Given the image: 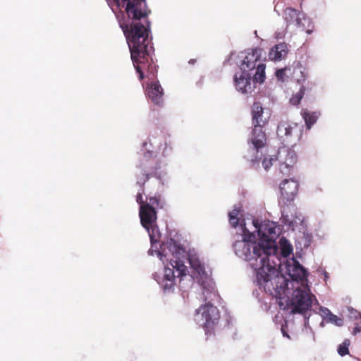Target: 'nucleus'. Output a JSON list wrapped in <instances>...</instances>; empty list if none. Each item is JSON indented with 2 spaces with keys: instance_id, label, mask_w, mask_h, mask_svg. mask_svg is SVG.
<instances>
[{
  "instance_id": "obj_17",
  "label": "nucleus",
  "mask_w": 361,
  "mask_h": 361,
  "mask_svg": "<svg viewBox=\"0 0 361 361\" xmlns=\"http://www.w3.org/2000/svg\"><path fill=\"white\" fill-rule=\"evenodd\" d=\"M251 74L250 73L240 72L236 73L234 75L235 86L238 91L242 93H247L252 90Z\"/></svg>"
},
{
  "instance_id": "obj_35",
  "label": "nucleus",
  "mask_w": 361,
  "mask_h": 361,
  "mask_svg": "<svg viewBox=\"0 0 361 361\" xmlns=\"http://www.w3.org/2000/svg\"><path fill=\"white\" fill-rule=\"evenodd\" d=\"M300 73L302 74V78L301 79H298V82H300L301 81H305V75H304V73L302 71H300Z\"/></svg>"
},
{
  "instance_id": "obj_37",
  "label": "nucleus",
  "mask_w": 361,
  "mask_h": 361,
  "mask_svg": "<svg viewBox=\"0 0 361 361\" xmlns=\"http://www.w3.org/2000/svg\"><path fill=\"white\" fill-rule=\"evenodd\" d=\"M282 331H283V336H286L287 337H289L288 335L283 331V329H282Z\"/></svg>"
},
{
  "instance_id": "obj_13",
  "label": "nucleus",
  "mask_w": 361,
  "mask_h": 361,
  "mask_svg": "<svg viewBox=\"0 0 361 361\" xmlns=\"http://www.w3.org/2000/svg\"><path fill=\"white\" fill-rule=\"evenodd\" d=\"M258 232L262 238L259 243L263 244L265 246L268 242H270V243H271V246H272L274 249L273 251H271V254H274L276 249L274 239L278 235L276 226L274 223L270 222L262 224L259 228Z\"/></svg>"
},
{
  "instance_id": "obj_15",
  "label": "nucleus",
  "mask_w": 361,
  "mask_h": 361,
  "mask_svg": "<svg viewBox=\"0 0 361 361\" xmlns=\"http://www.w3.org/2000/svg\"><path fill=\"white\" fill-rule=\"evenodd\" d=\"M288 275L295 281H300L301 286L307 285V271L298 261L294 260L293 264H288L287 267Z\"/></svg>"
},
{
  "instance_id": "obj_24",
  "label": "nucleus",
  "mask_w": 361,
  "mask_h": 361,
  "mask_svg": "<svg viewBox=\"0 0 361 361\" xmlns=\"http://www.w3.org/2000/svg\"><path fill=\"white\" fill-rule=\"evenodd\" d=\"M265 68L266 66L264 63H259L256 66V72L254 75V80L256 82L262 83L265 80Z\"/></svg>"
},
{
  "instance_id": "obj_30",
  "label": "nucleus",
  "mask_w": 361,
  "mask_h": 361,
  "mask_svg": "<svg viewBox=\"0 0 361 361\" xmlns=\"http://www.w3.org/2000/svg\"><path fill=\"white\" fill-rule=\"evenodd\" d=\"M305 93V87L302 86L298 93H296L291 99L290 102L297 105L300 103L301 99L303 97Z\"/></svg>"
},
{
  "instance_id": "obj_11",
  "label": "nucleus",
  "mask_w": 361,
  "mask_h": 361,
  "mask_svg": "<svg viewBox=\"0 0 361 361\" xmlns=\"http://www.w3.org/2000/svg\"><path fill=\"white\" fill-rule=\"evenodd\" d=\"M118 6L126 5L128 17L133 20H140L146 17L147 13L142 11V1L145 0H114Z\"/></svg>"
},
{
  "instance_id": "obj_31",
  "label": "nucleus",
  "mask_w": 361,
  "mask_h": 361,
  "mask_svg": "<svg viewBox=\"0 0 361 361\" xmlns=\"http://www.w3.org/2000/svg\"><path fill=\"white\" fill-rule=\"evenodd\" d=\"M273 165L272 158H264L262 161V166L266 171H268Z\"/></svg>"
},
{
  "instance_id": "obj_8",
  "label": "nucleus",
  "mask_w": 361,
  "mask_h": 361,
  "mask_svg": "<svg viewBox=\"0 0 361 361\" xmlns=\"http://www.w3.org/2000/svg\"><path fill=\"white\" fill-rule=\"evenodd\" d=\"M302 125L297 123L281 121L277 127V135L284 141L295 142L302 137Z\"/></svg>"
},
{
  "instance_id": "obj_10",
  "label": "nucleus",
  "mask_w": 361,
  "mask_h": 361,
  "mask_svg": "<svg viewBox=\"0 0 361 361\" xmlns=\"http://www.w3.org/2000/svg\"><path fill=\"white\" fill-rule=\"evenodd\" d=\"M271 268L273 269V271H269L267 269L266 272L270 273V279L268 281H264L263 279H260L258 277L257 280L260 285H267V283L271 282L273 289L275 290L276 293L279 295L284 294L286 290L288 288V281L286 279L280 275L278 270L270 264ZM272 271V269L271 270Z\"/></svg>"
},
{
  "instance_id": "obj_34",
  "label": "nucleus",
  "mask_w": 361,
  "mask_h": 361,
  "mask_svg": "<svg viewBox=\"0 0 361 361\" xmlns=\"http://www.w3.org/2000/svg\"><path fill=\"white\" fill-rule=\"evenodd\" d=\"M360 331H361V327H360V326H355V327L353 329V334H357V333H359V332H360Z\"/></svg>"
},
{
  "instance_id": "obj_6",
  "label": "nucleus",
  "mask_w": 361,
  "mask_h": 361,
  "mask_svg": "<svg viewBox=\"0 0 361 361\" xmlns=\"http://www.w3.org/2000/svg\"><path fill=\"white\" fill-rule=\"evenodd\" d=\"M314 299L315 296L310 293L308 285L296 288L291 299L292 312L305 314L312 307Z\"/></svg>"
},
{
  "instance_id": "obj_27",
  "label": "nucleus",
  "mask_w": 361,
  "mask_h": 361,
  "mask_svg": "<svg viewBox=\"0 0 361 361\" xmlns=\"http://www.w3.org/2000/svg\"><path fill=\"white\" fill-rule=\"evenodd\" d=\"M350 344L349 339H345L344 341L340 344L338 347V353L341 356H345L349 354L348 347Z\"/></svg>"
},
{
  "instance_id": "obj_25",
  "label": "nucleus",
  "mask_w": 361,
  "mask_h": 361,
  "mask_svg": "<svg viewBox=\"0 0 361 361\" xmlns=\"http://www.w3.org/2000/svg\"><path fill=\"white\" fill-rule=\"evenodd\" d=\"M280 245L281 255L285 257H288L293 252V247L290 243L286 238H282L280 239Z\"/></svg>"
},
{
  "instance_id": "obj_29",
  "label": "nucleus",
  "mask_w": 361,
  "mask_h": 361,
  "mask_svg": "<svg viewBox=\"0 0 361 361\" xmlns=\"http://www.w3.org/2000/svg\"><path fill=\"white\" fill-rule=\"evenodd\" d=\"M175 285V281L169 279H163L161 286L165 293L171 292Z\"/></svg>"
},
{
  "instance_id": "obj_9",
  "label": "nucleus",
  "mask_w": 361,
  "mask_h": 361,
  "mask_svg": "<svg viewBox=\"0 0 361 361\" xmlns=\"http://www.w3.org/2000/svg\"><path fill=\"white\" fill-rule=\"evenodd\" d=\"M297 154L286 147H281L278 152L280 172L285 176H289L293 171L297 162Z\"/></svg>"
},
{
  "instance_id": "obj_12",
  "label": "nucleus",
  "mask_w": 361,
  "mask_h": 361,
  "mask_svg": "<svg viewBox=\"0 0 361 361\" xmlns=\"http://www.w3.org/2000/svg\"><path fill=\"white\" fill-rule=\"evenodd\" d=\"M261 52V49L255 48L248 49L243 53V59L239 65L240 71L249 73L254 70L257 66V62L260 59Z\"/></svg>"
},
{
  "instance_id": "obj_32",
  "label": "nucleus",
  "mask_w": 361,
  "mask_h": 361,
  "mask_svg": "<svg viewBox=\"0 0 361 361\" xmlns=\"http://www.w3.org/2000/svg\"><path fill=\"white\" fill-rule=\"evenodd\" d=\"M143 192H144V190H142V192H138L137 195H136V202L140 204V207H142V205L145 204L147 202L148 199H149V197H147L146 201L143 200V197H142Z\"/></svg>"
},
{
  "instance_id": "obj_21",
  "label": "nucleus",
  "mask_w": 361,
  "mask_h": 361,
  "mask_svg": "<svg viewBox=\"0 0 361 361\" xmlns=\"http://www.w3.org/2000/svg\"><path fill=\"white\" fill-rule=\"evenodd\" d=\"M288 54V47L285 43H280L273 47L269 51V59L274 61H281Z\"/></svg>"
},
{
  "instance_id": "obj_18",
  "label": "nucleus",
  "mask_w": 361,
  "mask_h": 361,
  "mask_svg": "<svg viewBox=\"0 0 361 361\" xmlns=\"http://www.w3.org/2000/svg\"><path fill=\"white\" fill-rule=\"evenodd\" d=\"M149 99L156 105L163 104L164 90L159 82H153L147 90Z\"/></svg>"
},
{
  "instance_id": "obj_26",
  "label": "nucleus",
  "mask_w": 361,
  "mask_h": 361,
  "mask_svg": "<svg viewBox=\"0 0 361 361\" xmlns=\"http://www.w3.org/2000/svg\"><path fill=\"white\" fill-rule=\"evenodd\" d=\"M323 312L326 314L327 319L329 322L335 324L338 326H341L343 324V320L341 318L338 317L336 315L332 314L331 311L327 308L323 310Z\"/></svg>"
},
{
  "instance_id": "obj_33",
  "label": "nucleus",
  "mask_w": 361,
  "mask_h": 361,
  "mask_svg": "<svg viewBox=\"0 0 361 361\" xmlns=\"http://www.w3.org/2000/svg\"><path fill=\"white\" fill-rule=\"evenodd\" d=\"M285 75H286V69L285 68L279 69L276 72V78L281 81H283Z\"/></svg>"
},
{
  "instance_id": "obj_22",
  "label": "nucleus",
  "mask_w": 361,
  "mask_h": 361,
  "mask_svg": "<svg viewBox=\"0 0 361 361\" xmlns=\"http://www.w3.org/2000/svg\"><path fill=\"white\" fill-rule=\"evenodd\" d=\"M188 262L191 267L199 274H203L204 273V267L201 263L199 258L196 255H191L186 252V257L184 259V264Z\"/></svg>"
},
{
  "instance_id": "obj_3",
  "label": "nucleus",
  "mask_w": 361,
  "mask_h": 361,
  "mask_svg": "<svg viewBox=\"0 0 361 361\" xmlns=\"http://www.w3.org/2000/svg\"><path fill=\"white\" fill-rule=\"evenodd\" d=\"M166 248L171 253L172 257L165 268L164 278L175 281L176 277L186 276L188 269L184 264L186 251L172 238L167 242Z\"/></svg>"
},
{
  "instance_id": "obj_19",
  "label": "nucleus",
  "mask_w": 361,
  "mask_h": 361,
  "mask_svg": "<svg viewBox=\"0 0 361 361\" xmlns=\"http://www.w3.org/2000/svg\"><path fill=\"white\" fill-rule=\"evenodd\" d=\"M262 127L254 126L252 130V137L251 142L254 145L255 150L257 153L259 149L264 147L267 142V137L265 133L262 129Z\"/></svg>"
},
{
  "instance_id": "obj_7",
  "label": "nucleus",
  "mask_w": 361,
  "mask_h": 361,
  "mask_svg": "<svg viewBox=\"0 0 361 361\" xmlns=\"http://www.w3.org/2000/svg\"><path fill=\"white\" fill-rule=\"evenodd\" d=\"M201 314L202 319L204 320L203 328L206 334L213 333L214 327L218 324L220 319V313L218 308L211 302L201 305L197 311Z\"/></svg>"
},
{
  "instance_id": "obj_38",
  "label": "nucleus",
  "mask_w": 361,
  "mask_h": 361,
  "mask_svg": "<svg viewBox=\"0 0 361 361\" xmlns=\"http://www.w3.org/2000/svg\"><path fill=\"white\" fill-rule=\"evenodd\" d=\"M163 252H166V247H164V248H163Z\"/></svg>"
},
{
  "instance_id": "obj_23",
  "label": "nucleus",
  "mask_w": 361,
  "mask_h": 361,
  "mask_svg": "<svg viewBox=\"0 0 361 361\" xmlns=\"http://www.w3.org/2000/svg\"><path fill=\"white\" fill-rule=\"evenodd\" d=\"M301 115L305 121L307 128L310 129L317 122L319 114L316 111H310L305 109L302 111Z\"/></svg>"
},
{
  "instance_id": "obj_20",
  "label": "nucleus",
  "mask_w": 361,
  "mask_h": 361,
  "mask_svg": "<svg viewBox=\"0 0 361 361\" xmlns=\"http://www.w3.org/2000/svg\"><path fill=\"white\" fill-rule=\"evenodd\" d=\"M301 16L302 14L298 10L292 8H287L283 12V18L287 24L297 27L301 25Z\"/></svg>"
},
{
  "instance_id": "obj_4",
  "label": "nucleus",
  "mask_w": 361,
  "mask_h": 361,
  "mask_svg": "<svg viewBox=\"0 0 361 361\" xmlns=\"http://www.w3.org/2000/svg\"><path fill=\"white\" fill-rule=\"evenodd\" d=\"M160 195H154L149 197L147 202L140 207L139 216L140 219L141 225L147 230L152 243L158 240L159 234L155 233L157 230V209L162 208Z\"/></svg>"
},
{
  "instance_id": "obj_5",
  "label": "nucleus",
  "mask_w": 361,
  "mask_h": 361,
  "mask_svg": "<svg viewBox=\"0 0 361 361\" xmlns=\"http://www.w3.org/2000/svg\"><path fill=\"white\" fill-rule=\"evenodd\" d=\"M156 157H152V153H145L139 165L137 166L135 176L137 183L144 188L145 183L152 177L161 179L163 172Z\"/></svg>"
},
{
  "instance_id": "obj_2",
  "label": "nucleus",
  "mask_w": 361,
  "mask_h": 361,
  "mask_svg": "<svg viewBox=\"0 0 361 361\" xmlns=\"http://www.w3.org/2000/svg\"><path fill=\"white\" fill-rule=\"evenodd\" d=\"M270 242L264 246L263 244L255 242V236L252 233L243 230L242 240H236L233 245L236 255L246 261L255 259L259 260V267L257 271V277L264 281L270 279V273L266 272L273 270L270 267L269 256L271 255L273 247Z\"/></svg>"
},
{
  "instance_id": "obj_1",
  "label": "nucleus",
  "mask_w": 361,
  "mask_h": 361,
  "mask_svg": "<svg viewBox=\"0 0 361 361\" xmlns=\"http://www.w3.org/2000/svg\"><path fill=\"white\" fill-rule=\"evenodd\" d=\"M119 25L127 39L131 59L139 74V79H144L145 71L154 75L157 66L152 59V47L149 45L148 30L146 27L140 23H131L129 25L120 21Z\"/></svg>"
},
{
  "instance_id": "obj_28",
  "label": "nucleus",
  "mask_w": 361,
  "mask_h": 361,
  "mask_svg": "<svg viewBox=\"0 0 361 361\" xmlns=\"http://www.w3.org/2000/svg\"><path fill=\"white\" fill-rule=\"evenodd\" d=\"M239 214V210L234 209L231 212H229V222L233 227H236L238 224V216Z\"/></svg>"
},
{
  "instance_id": "obj_36",
  "label": "nucleus",
  "mask_w": 361,
  "mask_h": 361,
  "mask_svg": "<svg viewBox=\"0 0 361 361\" xmlns=\"http://www.w3.org/2000/svg\"><path fill=\"white\" fill-rule=\"evenodd\" d=\"M251 161H252V162H258V161H259V159H257V157H255V159H251Z\"/></svg>"
},
{
  "instance_id": "obj_14",
  "label": "nucleus",
  "mask_w": 361,
  "mask_h": 361,
  "mask_svg": "<svg viewBox=\"0 0 361 361\" xmlns=\"http://www.w3.org/2000/svg\"><path fill=\"white\" fill-rule=\"evenodd\" d=\"M271 113L269 109H264L261 103L255 102L252 106V121L254 126L263 127L269 121Z\"/></svg>"
},
{
  "instance_id": "obj_16",
  "label": "nucleus",
  "mask_w": 361,
  "mask_h": 361,
  "mask_svg": "<svg viewBox=\"0 0 361 361\" xmlns=\"http://www.w3.org/2000/svg\"><path fill=\"white\" fill-rule=\"evenodd\" d=\"M298 183L293 179H285L280 185L281 196L287 202L293 201L298 191Z\"/></svg>"
}]
</instances>
